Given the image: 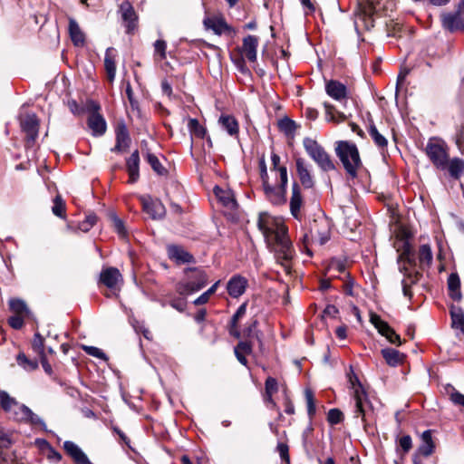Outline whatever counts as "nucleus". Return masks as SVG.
<instances>
[{
    "instance_id": "1",
    "label": "nucleus",
    "mask_w": 464,
    "mask_h": 464,
    "mask_svg": "<svg viewBox=\"0 0 464 464\" xmlns=\"http://www.w3.org/2000/svg\"><path fill=\"white\" fill-rule=\"evenodd\" d=\"M257 227L268 247L274 252L276 263L283 267L286 275H290L295 250L284 221L266 213H261Z\"/></svg>"
},
{
    "instance_id": "2",
    "label": "nucleus",
    "mask_w": 464,
    "mask_h": 464,
    "mask_svg": "<svg viewBox=\"0 0 464 464\" xmlns=\"http://www.w3.org/2000/svg\"><path fill=\"white\" fill-rule=\"evenodd\" d=\"M259 175L266 198L273 205H283L286 202V188L288 182L287 169H280L278 183L273 182L267 172L265 155L259 158Z\"/></svg>"
},
{
    "instance_id": "3",
    "label": "nucleus",
    "mask_w": 464,
    "mask_h": 464,
    "mask_svg": "<svg viewBox=\"0 0 464 464\" xmlns=\"http://www.w3.org/2000/svg\"><path fill=\"white\" fill-rule=\"evenodd\" d=\"M334 151L343 166L348 179H355L358 177V170L362 166L357 146L351 141L339 140L335 142Z\"/></svg>"
},
{
    "instance_id": "4",
    "label": "nucleus",
    "mask_w": 464,
    "mask_h": 464,
    "mask_svg": "<svg viewBox=\"0 0 464 464\" xmlns=\"http://www.w3.org/2000/svg\"><path fill=\"white\" fill-rule=\"evenodd\" d=\"M303 145L308 156L317 164L321 170L328 172L336 169L335 163L331 156L315 140L306 137L303 140Z\"/></svg>"
},
{
    "instance_id": "5",
    "label": "nucleus",
    "mask_w": 464,
    "mask_h": 464,
    "mask_svg": "<svg viewBox=\"0 0 464 464\" xmlns=\"http://www.w3.org/2000/svg\"><path fill=\"white\" fill-rule=\"evenodd\" d=\"M352 391L353 398L354 400V417L361 418L362 423L365 430H367L368 426L370 425V415L373 411V407L372 402L368 398V394L362 385H358L357 387L350 388Z\"/></svg>"
},
{
    "instance_id": "6",
    "label": "nucleus",
    "mask_w": 464,
    "mask_h": 464,
    "mask_svg": "<svg viewBox=\"0 0 464 464\" xmlns=\"http://www.w3.org/2000/svg\"><path fill=\"white\" fill-rule=\"evenodd\" d=\"M186 279L176 285L177 292L181 295H188L198 292L208 284V276L199 268H187Z\"/></svg>"
},
{
    "instance_id": "7",
    "label": "nucleus",
    "mask_w": 464,
    "mask_h": 464,
    "mask_svg": "<svg viewBox=\"0 0 464 464\" xmlns=\"http://www.w3.org/2000/svg\"><path fill=\"white\" fill-rule=\"evenodd\" d=\"M425 151L428 158L436 168L440 169H445L447 168L449 155L443 144L430 141L426 145Z\"/></svg>"
},
{
    "instance_id": "8",
    "label": "nucleus",
    "mask_w": 464,
    "mask_h": 464,
    "mask_svg": "<svg viewBox=\"0 0 464 464\" xmlns=\"http://www.w3.org/2000/svg\"><path fill=\"white\" fill-rule=\"evenodd\" d=\"M213 192L217 198L218 208L227 219L231 218L232 210V190L229 188L215 186Z\"/></svg>"
},
{
    "instance_id": "9",
    "label": "nucleus",
    "mask_w": 464,
    "mask_h": 464,
    "mask_svg": "<svg viewBox=\"0 0 464 464\" xmlns=\"http://www.w3.org/2000/svg\"><path fill=\"white\" fill-rule=\"evenodd\" d=\"M119 13L126 26L127 34H131L137 27L138 15L130 1H123L119 6Z\"/></svg>"
},
{
    "instance_id": "10",
    "label": "nucleus",
    "mask_w": 464,
    "mask_h": 464,
    "mask_svg": "<svg viewBox=\"0 0 464 464\" xmlns=\"http://www.w3.org/2000/svg\"><path fill=\"white\" fill-rule=\"evenodd\" d=\"M92 105L94 109V111L88 118V127L91 129L93 136H102L107 130L106 121L104 118L98 112L100 110V105L95 102H92Z\"/></svg>"
},
{
    "instance_id": "11",
    "label": "nucleus",
    "mask_w": 464,
    "mask_h": 464,
    "mask_svg": "<svg viewBox=\"0 0 464 464\" xmlns=\"http://www.w3.org/2000/svg\"><path fill=\"white\" fill-rule=\"evenodd\" d=\"M325 92L339 102H346L349 97L346 85L337 80H329L325 82Z\"/></svg>"
},
{
    "instance_id": "12",
    "label": "nucleus",
    "mask_w": 464,
    "mask_h": 464,
    "mask_svg": "<svg viewBox=\"0 0 464 464\" xmlns=\"http://www.w3.org/2000/svg\"><path fill=\"white\" fill-rule=\"evenodd\" d=\"M203 24L207 29L212 30L217 34H222L230 31L229 25L220 14H208L204 18Z\"/></svg>"
},
{
    "instance_id": "13",
    "label": "nucleus",
    "mask_w": 464,
    "mask_h": 464,
    "mask_svg": "<svg viewBox=\"0 0 464 464\" xmlns=\"http://www.w3.org/2000/svg\"><path fill=\"white\" fill-rule=\"evenodd\" d=\"M22 130L26 133L28 142H34L38 136L39 121L35 114H26L21 119Z\"/></svg>"
},
{
    "instance_id": "14",
    "label": "nucleus",
    "mask_w": 464,
    "mask_h": 464,
    "mask_svg": "<svg viewBox=\"0 0 464 464\" xmlns=\"http://www.w3.org/2000/svg\"><path fill=\"white\" fill-rule=\"evenodd\" d=\"M115 135L116 144L114 148L111 149V151L118 153L125 151L130 146V138L124 122L118 123L115 129Z\"/></svg>"
},
{
    "instance_id": "15",
    "label": "nucleus",
    "mask_w": 464,
    "mask_h": 464,
    "mask_svg": "<svg viewBox=\"0 0 464 464\" xmlns=\"http://www.w3.org/2000/svg\"><path fill=\"white\" fill-rule=\"evenodd\" d=\"M399 270L404 275V278L401 281L403 295L411 300L412 298L411 287L420 280V274L418 271H410L405 266H401Z\"/></svg>"
},
{
    "instance_id": "16",
    "label": "nucleus",
    "mask_w": 464,
    "mask_h": 464,
    "mask_svg": "<svg viewBox=\"0 0 464 464\" xmlns=\"http://www.w3.org/2000/svg\"><path fill=\"white\" fill-rule=\"evenodd\" d=\"M100 282L110 289H115L122 282V276L116 267H106L100 274Z\"/></svg>"
},
{
    "instance_id": "17",
    "label": "nucleus",
    "mask_w": 464,
    "mask_h": 464,
    "mask_svg": "<svg viewBox=\"0 0 464 464\" xmlns=\"http://www.w3.org/2000/svg\"><path fill=\"white\" fill-rule=\"evenodd\" d=\"M258 38L255 35H247L243 40L242 46L238 49L239 53L245 56L249 62L256 61V49Z\"/></svg>"
},
{
    "instance_id": "18",
    "label": "nucleus",
    "mask_w": 464,
    "mask_h": 464,
    "mask_svg": "<svg viewBox=\"0 0 464 464\" xmlns=\"http://www.w3.org/2000/svg\"><path fill=\"white\" fill-rule=\"evenodd\" d=\"M295 166L301 184L305 188H313L314 185V178L305 160L303 158L295 159Z\"/></svg>"
},
{
    "instance_id": "19",
    "label": "nucleus",
    "mask_w": 464,
    "mask_h": 464,
    "mask_svg": "<svg viewBox=\"0 0 464 464\" xmlns=\"http://www.w3.org/2000/svg\"><path fill=\"white\" fill-rule=\"evenodd\" d=\"M144 211L153 219L160 218L165 213V208L160 200H154L150 197L140 198Z\"/></svg>"
},
{
    "instance_id": "20",
    "label": "nucleus",
    "mask_w": 464,
    "mask_h": 464,
    "mask_svg": "<svg viewBox=\"0 0 464 464\" xmlns=\"http://www.w3.org/2000/svg\"><path fill=\"white\" fill-rule=\"evenodd\" d=\"M16 420L21 421L29 422L30 424L39 427L42 430H46V424L44 420L37 414L34 413L27 406H19V412L16 415Z\"/></svg>"
},
{
    "instance_id": "21",
    "label": "nucleus",
    "mask_w": 464,
    "mask_h": 464,
    "mask_svg": "<svg viewBox=\"0 0 464 464\" xmlns=\"http://www.w3.org/2000/svg\"><path fill=\"white\" fill-rule=\"evenodd\" d=\"M168 255L169 257L177 264H188L194 261L193 256L179 246H169Z\"/></svg>"
},
{
    "instance_id": "22",
    "label": "nucleus",
    "mask_w": 464,
    "mask_h": 464,
    "mask_svg": "<svg viewBox=\"0 0 464 464\" xmlns=\"http://www.w3.org/2000/svg\"><path fill=\"white\" fill-rule=\"evenodd\" d=\"M442 26L450 32L464 28V20L459 12L448 13L442 15Z\"/></svg>"
},
{
    "instance_id": "23",
    "label": "nucleus",
    "mask_w": 464,
    "mask_h": 464,
    "mask_svg": "<svg viewBox=\"0 0 464 464\" xmlns=\"http://www.w3.org/2000/svg\"><path fill=\"white\" fill-rule=\"evenodd\" d=\"M381 353L385 360L386 363L391 367H397L402 364L406 359V355L403 353L394 348H383Z\"/></svg>"
},
{
    "instance_id": "24",
    "label": "nucleus",
    "mask_w": 464,
    "mask_h": 464,
    "mask_svg": "<svg viewBox=\"0 0 464 464\" xmlns=\"http://www.w3.org/2000/svg\"><path fill=\"white\" fill-rule=\"evenodd\" d=\"M126 169L129 174V182L135 183L140 178V155L134 150L126 161Z\"/></svg>"
},
{
    "instance_id": "25",
    "label": "nucleus",
    "mask_w": 464,
    "mask_h": 464,
    "mask_svg": "<svg viewBox=\"0 0 464 464\" xmlns=\"http://www.w3.org/2000/svg\"><path fill=\"white\" fill-rule=\"evenodd\" d=\"M421 444L414 454H420L423 457H430L435 450V444L432 440L431 430H424L420 436Z\"/></svg>"
},
{
    "instance_id": "26",
    "label": "nucleus",
    "mask_w": 464,
    "mask_h": 464,
    "mask_svg": "<svg viewBox=\"0 0 464 464\" xmlns=\"http://www.w3.org/2000/svg\"><path fill=\"white\" fill-rule=\"evenodd\" d=\"M303 204V198L299 185L295 182L292 186V196L290 198V211L293 217L296 219H300L301 207Z\"/></svg>"
},
{
    "instance_id": "27",
    "label": "nucleus",
    "mask_w": 464,
    "mask_h": 464,
    "mask_svg": "<svg viewBox=\"0 0 464 464\" xmlns=\"http://www.w3.org/2000/svg\"><path fill=\"white\" fill-rule=\"evenodd\" d=\"M68 32L72 44L77 47H82L85 44V34L80 28L75 19L69 18Z\"/></svg>"
},
{
    "instance_id": "28",
    "label": "nucleus",
    "mask_w": 464,
    "mask_h": 464,
    "mask_svg": "<svg viewBox=\"0 0 464 464\" xmlns=\"http://www.w3.org/2000/svg\"><path fill=\"white\" fill-rule=\"evenodd\" d=\"M63 449L66 453L77 463H88V458L80 447L72 441L66 440L63 442Z\"/></svg>"
},
{
    "instance_id": "29",
    "label": "nucleus",
    "mask_w": 464,
    "mask_h": 464,
    "mask_svg": "<svg viewBox=\"0 0 464 464\" xmlns=\"http://www.w3.org/2000/svg\"><path fill=\"white\" fill-rule=\"evenodd\" d=\"M116 51L112 47L107 48L104 56V67L108 80L112 82L116 74Z\"/></svg>"
},
{
    "instance_id": "30",
    "label": "nucleus",
    "mask_w": 464,
    "mask_h": 464,
    "mask_svg": "<svg viewBox=\"0 0 464 464\" xmlns=\"http://www.w3.org/2000/svg\"><path fill=\"white\" fill-rule=\"evenodd\" d=\"M398 264L399 267L401 266H405L407 268L408 266H406V264L410 266H416L414 253L411 244L408 241H404L402 244L401 252L398 256Z\"/></svg>"
},
{
    "instance_id": "31",
    "label": "nucleus",
    "mask_w": 464,
    "mask_h": 464,
    "mask_svg": "<svg viewBox=\"0 0 464 464\" xmlns=\"http://www.w3.org/2000/svg\"><path fill=\"white\" fill-rule=\"evenodd\" d=\"M449 295L454 301L459 302L462 298L460 291V279L457 273H451L448 277Z\"/></svg>"
},
{
    "instance_id": "32",
    "label": "nucleus",
    "mask_w": 464,
    "mask_h": 464,
    "mask_svg": "<svg viewBox=\"0 0 464 464\" xmlns=\"http://www.w3.org/2000/svg\"><path fill=\"white\" fill-rule=\"evenodd\" d=\"M451 317V326L454 329H459L464 334V311L459 305L452 304L450 308Z\"/></svg>"
},
{
    "instance_id": "33",
    "label": "nucleus",
    "mask_w": 464,
    "mask_h": 464,
    "mask_svg": "<svg viewBox=\"0 0 464 464\" xmlns=\"http://www.w3.org/2000/svg\"><path fill=\"white\" fill-rule=\"evenodd\" d=\"M252 343L248 340L241 341L236 348H234V354L240 363L243 365L247 364L246 355L252 353Z\"/></svg>"
},
{
    "instance_id": "34",
    "label": "nucleus",
    "mask_w": 464,
    "mask_h": 464,
    "mask_svg": "<svg viewBox=\"0 0 464 464\" xmlns=\"http://www.w3.org/2000/svg\"><path fill=\"white\" fill-rule=\"evenodd\" d=\"M0 404L1 407L7 412L13 411L14 416L18 415L19 406L23 404H19L15 400L9 396L6 392H0Z\"/></svg>"
},
{
    "instance_id": "35",
    "label": "nucleus",
    "mask_w": 464,
    "mask_h": 464,
    "mask_svg": "<svg viewBox=\"0 0 464 464\" xmlns=\"http://www.w3.org/2000/svg\"><path fill=\"white\" fill-rule=\"evenodd\" d=\"M326 120L336 123L343 122L346 121L347 116L341 111H336L335 107L329 102H324Z\"/></svg>"
},
{
    "instance_id": "36",
    "label": "nucleus",
    "mask_w": 464,
    "mask_h": 464,
    "mask_svg": "<svg viewBox=\"0 0 464 464\" xmlns=\"http://www.w3.org/2000/svg\"><path fill=\"white\" fill-rule=\"evenodd\" d=\"M450 175L454 179H459L464 173V160L459 158H453L447 162V168Z\"/></svg>"
},
{
    "instance_id": "37",
    "label": "nucleus",
    "mask_w": 464,
    "mask_h": 464,
    "mask_svg": "<svg viewBox=\"0 0 464 464\" xmlns=\"http://www.w3.org/2000/svg\"><path fill=\"white\" fill-rule=\"evenodd\" d=\"M368 131L373 142L377 147H379L380 150H384L387 149V139L378 131L376 126L373 123L370 125Z\"/></svg>"
},
{
    "instance_id": "38",
    "label": "nucleus",
    "mask_w": 464,
    "mask_h": 464,
    "mask_svg": "<svg viewBox=\"0 0 464 464\" xmlns=\"http://www.w3.org/2000/svg\"><path fill=\"white\" fill-rule=\"evenodd\" d=\"M10 310L14 314L29 316V309L21 299H12L9 302Z\"/></svg>"
},
{
    "instance_id": "39",
    "label": "nucleus",
    "mask_w": 464,
    "mask_h": 464,
    "mask_svg": "<svg viewBox=\"0 0 464 464\" xmlns=\"http://www.w3.org/2000/svg\"><path fill=\"white\" fill-rule=\"evenodd\" d=\"M52 212L54 216L65 218H66V204L61 195H56L53 200Z\"/></svg>"
},
{
    "instance_id": "40",
    "label": "nucleus",
    "mask_w": 464,
    "mask_h": 464,
    "mask_svg": "<svg viewBox=\"0 0 464 464\" xmlns=\"http://www.w3.org/2000/svg\"><path fill=\"white\" fill-rule=\"evenodd\" d=\"M418 257L420 266H430L433 256L430 245L424 244L420 246Z\"/></svg>"
},
{
    "instance_id": "41",
    "label": "nucleus",
    "mask_w": 464,
    "mask_h": 464,
    "mask_svg": "<svg viewBox=\"0 0 464 464\" xmlns=\"http://www.w3.org/2000/svg\"><path fill=\"white\" fill-rule=\"evenodd\" d=\"M146 160H147L148 163L150 165V167L152 168V169L158 175L164 176L168 173L167 169L162 166V164L160 163L158 157L156 155H154L153 153L148 151L146 153Z\"/></svg>"
},
{
    "instance_id": "42",
    "label": "nucleus",
    "mask_w": 464,
    "mask_h": 464,
    "mask_svg": "<svg viewBox=\"0 0 464 464\" xmlns=\"http://www.w3.org/2000/svg\"><path fill=\"white\" fill-rule=\"evenodd\" d=\"M248 287V280L240 276H234V298L242 295Z\"/></svg>"
},
{
    "instance_id": "43",
    "label": "nucleus",
    "mask_w": 464,
    "mask_h": 464,
    "mask_svg": "<svg viewBox=\"0 0 464 464\" xmlns=\"http://www.w3.org/2000/svg\"><path fill=\"white\" fill-rule=\"evenodd\" d=\"M167 58V43L164 40H157L154 43V59L161 62Z\"/></svg>"
},
{
    "instance_id": "44",
    "label": "nucleus",
    "mask_w": 464,
    "mask_h": 464,
    "mask_svg": "<svg viewBox=\"0 0 464 464\" xmlns=\"http://www.w3.org/2000/svg\"><path fill=\"white\" fill-rule=\"evenodd\" d=\"M304 397L307 405V414L310 419H313L316 412L314 395L312 390L305 389Z\"/></svg>"
},
{
    "instance_id": "45",
    "label": "nucleus",
    "mask_w": 464,
    "mask_h": 464,
    "mask_svg": "<svg viewBox=\"0 0 464 464\" xmlns=\"http://www.w3.org/2000/svg\"><path fill=\"white\" fill-rule=\"evenodd\" d=\"M16 362L18 365L26 371H32L38 367V362L36 361L28 359L24 353H18L16 356Z\"/></svg>"
},
{
    "instance_id": "46",
    "label": "nucleus",
    "mask_w": 464,
    "mask_h": 464,
    "mask_svg": "<svg viewBox=\"0 0 464 464\" xmlns=\"http://www.w3.org/2000/svg\"><path fill=\"white\" fill-rule=\"evenodd\" d=\"M278 127L286 135H293L296 130L295 122L287 117L279 121Z\"/></svg>"
},
{
    "instance_id": "47",
    "label": "nucleus",
    "mask_w": 464,
    "mask_h": 464,
    "mask_svg": "<svg viewBox=\"0 0 464 464\" xmlns=\"http://www.w3.org/2000/svg\"><path fill=\"white\" fill-rule=\"evenodd\" d=\"M188 127L192 136L203 138L206 134V130L197 119H189Z\"/></svg>"
},
{
    "instance_id": "48",
    "label": "nucleus",
    "mask_w": 464,
    "mask_h": 464,
    "mask_svg": "<svg viewBox=\"0 0 464 464\" xmlns=\"http://www.w3.org/2000/svg\"><path fill=\"white\" fill-rule=\"evenodd\" d=\"M247 304L248 301L246 300L242 303L234 313V337L239 336V333L237 331V323L246 315Z\"/></svg>"
},
{
    "instance_id": "49",
    "label": "nucleus",
    "mask_w": 464,
    "mask_h": 464,
    "mask_svg": "<svg viewBox=\"0 0 464 464\" xmlns=\"http://www.w3.org/2000/svg\"><path fill=\"white\" fill-rule=\"evenodd\" d=\"M362 23L365 29L369 30L374 26L372 16L365 12L360 13L355 19V25L358 26Z\"/></svg>"
},
{
    "instance_id": "50",
    "label": "nucleus",
    "mask_w": 464,
    "mask_h": 464,
    "mask_svg": "<svg viewBox=\"0 0 464 464\" xmlns=\"http://www.w3.org/2000/svg\"><path fill=\"white\" fill-rule=\"evenodd\" d=\"M329 271H336L338 273H346V260L339 258H332L328 265Z\"/></svg>"
},
{
    "instance_id": "51",
    "label": "nucleus",
    "mask_w": 464,
    "mask_h": 464,
    "mask_svg": "<svg viewBox=\"0 0 464 464\" xmlns=\"http://www.w3.org/2000/svg\"><path fill=\"white\" fill-rule=\"evenodd\" d=\"M343 420V413L337 408L331 409L327 414V421L331 425H336Z\"/></svg>"
},
{
    "instance_id": "52",
    "label": "nucleus",
    "mask_w": 464,
    "mask_h": 464,
    "mask_svg": "<svg viewBox=\"0 0 464 464\" xmlns=\"http://www.w3.org/2000/svg\"><path fill=\"white\" fill-rule=\"evenodd\" d=\"M218 282L215 283L210 288H208L206 292L200 295L197 299L194 300L195 305H201L208 302L210 296L216 292Z\"/></svg>"
},
{
    "instance_id": "53",
    "label": "nucleus",
    "mask_w": 464,
    "mask_h": 464,
    "mask_svg": "<svg viewBox=\"0 0 464 464\" xmlns=\"http://www.w3.org/2000/svg\"><path fill=\"white\" fill-rule=\"evenodd\" d=\"M97 222V217L94 214L86 216L85 219L79 223V229L82 232H88Z\"/></svg>"
},
{
    "instance_id": "54",
    "label": "nucleus",
    "mask_w": 464,
    "mask_h": 464,
    "mask_svg": "<svg viewBox=\"0 0 464 464\" xmlns=\"http://www.w3.org/2000/svg\"><path fill=\"white\" fill-rule=\"evenodd\" d=\"M82 349L88 355H91L92 357H95V358H98V359H101L103 361L108 360L107 355L102 352V350H101L98 347L83 345Z\"/></svg>"
},
{
    "instance_id": "55",
    "label": "nucleus",
    "mask_w": 464,
    "mask_h": 464,
    "mask_svg": "<svg viewBox=\"0 0 464 464\" xmlns=\"http://www.w3.org/2000/svg\"><path fill=\"white\" fill-rule=\"evenodd\" d=\"M380 334L385 336L386 339L392 344L401 345L402 343L400 335L397 334L390 325H388V331L383 330V332Z\"/></svg>"
},
{
    "instance_id": "56",
    "label": "nucleus",
    "mask_w": 464,
    "mask_h": 464,
    "mask_svg": "<svg viewBox=\"0 0 464 464\" xmlns=\"http://www.w3.org/2000/svg\"><path fill=\"white\" fill-rule=\"evenodd\" d=\"M276 451L284 462L290 464L289 447L286 443L278 442L276 445Z\"/></svg>"
},
{
    "instance_id": "57",
    "label": "nucleus",
    "mask_w": 464,
    "mask_h": 464,
    "mask_svg": "<svg viewBox=\"0 0 464 464\" xmlns=\"http://www.w3.org/2000/svg\"><path fill=\"white\" fill-rule=\"evenodd\" d=\"M370 8L373 12H380L385 10L388 7V4H390L391 0H366Z\"/></svg>"
},
{
    "instance_id": "58",
    "label": "nucleus",
    "mask_w": 464,
    "mask_h": 464,
    "mask_svg": "<svg viewBox=\"0 0 464 464\" xmlns=\"http://www.w3.org/2000/svg\"><path fill=\"white\" fill-rule=\"evenodd\" d=\"M370 321L375 326L379 333L383 332V330L388 331L389 324L383 320H382V318L378 314H372Z\"/></svg>"
},
{
    "instance_id": "59",
    "label": "nucleus",
    "mask_w": 464,
    "mask_h": 464,
    "mask_svg": "<svg viewBox=\"0 0 464 464\" xmlns=\"http://www.w3.org/2000/svg\"><path fill=\"white\" fill-rule=\"evenodd\" d=\"M280 157L276 153H272L271 155V161H272V167L270 168V173L273 175L275 174L276 177H280V169L282 168H286L285 166L280 165Z\"/></svg>"
},
{
    "instance_id": "60",
    "label": "nucleus",
    "mask_w": 464,
    "mask_h": 464,
    "mask_svg": "<svg viewBox=\"0 0 464 464\" xmlns=\"http://www.w3.org/2000/svg\"><path fill=\"white\" fill-rule=\"evenodd\" d=\"M44 337L39 333L34 334L33 340V348L37 353H39V355L44 354Z\"/></svg>"
},
{
    "instance_id": "61",
    "label": "nucleus",
    "mask_w": 464,
    "mask_h": 464,
    "mask_svg": "<svg viewBox=\"0 0 464 464\" xmlns=\"http://www.w3.org/2000/svg\"><path fill=\"white\" fill-rule=\"evenodd\" d=\"M398 443L403 454L408 453L412 448V440L410 435H403L402 437H401L398 440Z\"/></svg>"
},
{
    "instance_id": "62",
    "label": "nucleus",
    "mask_w": 464,
    "mask_h": 464,
    "mask_svg": "<svg viewBox=\"0 0 464 464\" xmlns=\"http://www.w3.org/2000/svg\"><path fill=\"white\" fill-rule=\"evenodd\" d=\"M265 389L266 395H273L278 390L277 381L273 377H268L265 382Z\"/></svg>"
},
{
    "instance_id": "63",
    "label": "nucleus",
    "mask_w": 464,
    "mask_h": 464,
    "mask_svg": "<svg viewBox=\"0 0 464 464\" xmlns=\"http://www.w3.org/2000/svg\"><path fill=\"white\" fill-rule=\"evenodd\" d=\"M27 317L28 316L13 314L12 316L9 317L8 323L12 328L18 330L23 327L24 319Z\"/></svg>"
},
{
    "instance_id": "64",
    "label": "nucleus",
    "mask_w": 464,
    "mask_h": 464,
    "mask_svg": "<svg viewBox=\"0 0 464 464\" xmlns=\"http://www.w3.org/2000/svg\"><path fill=\"white\" fill-rule=\"evenodd\" d=\"M455 142L459 150L464 153V122L457 130L455 135Z\"/></svg>"
}]
</instances>
